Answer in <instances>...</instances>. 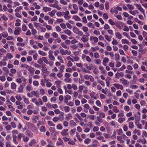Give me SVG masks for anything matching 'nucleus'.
Returning a JSON list of instances; mask_svg holds the SVG:
<instances>
[{
	"label": "nucleus",
	"instance_id": "1",
	"mask_svg": "<svg viewBox=\"0 0 147 147\" xmlns=\"http://www.w3.org/2000/svg\"><path fill=\"white\" fill-rule=\"evenodd\" d=\"M73 31L74 33L77 34L80 36H82L83 35V33L82 31L79 30L78 28L76 27H73Z\"/></svg>",
	"mask_w": 147,
	"mask_h": 147
},
{
	"label": "nucleus",
	"instance_id": "2",
	"mask_svg": "<svg viewBox=\"0 0 147 147\" xmlns=\"http://www.w3.org/2000/svg\"><path fill=\"white\" fill-rule=\"evenodd\" d=\"M138 46L140 47L138 50V51L142 54H145L147 51L146 49H143V46L141 44H139Z\"/></svg>",
	"mask_w": 147,
	"mask_h": 147
},
{
	"label": "nucleus",
	"instance_id": "3",
	"mask_svg": "<svg viewBox=\"0 0 147 147\" xmlns=\"http://www.w3.org/2000/svg\"><path fill=\"white\" fill-rule=\"evenodd\" d=\"M68 131V129H63L61 132V135L63 137L67 136L69 135V134L67 132Z\"/></svg>",
	"mask_w": 147,
	"mask_h": 147
},
{
	"label": "nucleus",
	"instance_id": "4",
	"mask_svg": "<svg viewBox=\"0 0 147 147\" xmlns=\"http://www.w3.org/2000/svg\"><path fill=\"white\" fill-rule=\"evenodd\" d=\"M53 51L51 50H50L49 52V57L50 59L51 60H54L55 58L53 54Z\"/></svg>",
	"mask_w": 147,
	"mask_h": 147
},
{
	"label": "nucleus",
	"instance_id": "5",
	"mask_svg": "<svg viewBox=\"0 0 147 147\" xmlns=\"http://www.w3.org/2000/svg\"><path fill=\"white\" fill-rule=\"evenodd\" d=\"M86 36L85 34L83 35L82 37L81 38V40L84 43H85L89 39Z\"/></svg>",
	"mask_w": 147,
	"mask_h": 147
},
{
	"label": "nucleus",
	"instance_id": "6",
	"mask_svg": "<svg viewBox=\"0 0 147 147\" xmlns=\"http://www.w3.org/2000/svg\"><path fill=\"white\" fill-rule=\"evenodd\" d=\"M98 142L97 140H95L91 145L89 146V147H96L97 146V143Z\"/></svg>",
	"mask_w": 147,
	"mask_h": 147
},
{
	"label": "nucleus",
	"instance_id": "7",
	"mask_svg": "<svg viewBox=\"0 0 147 147\" xmlns=\"http://www.w3.org/2000/svg\"><path fill=\"white\" fill-rule=\"evenodd\" d=\"M113 85L118 89H120L121 90H122L123 88V87L122 85H120L118 84L115 83L113 84Z\"/></svg>",
	"mask_w": 147,
	"mask_h": 147
},
{
	"label": "nucleus",
	"instance_id": "8",
	"mask_svg": "<svg viewBox=\"0 0 147 147\" xmlns=\"http://www.w3.org/2000/svg\"><path fill=\"white\" fill-rule=\"evenodd\" d=\"M120 81L124 85H126L127 84V81L123 78L120 79Z\"/></svg>",
	"mask_w": 147,
	"mask_h": 147
},
{
	"label": "nucleus",
	"instance_id": "9",
	"mask_svg": "<svg viewBox=\"0 0 147 147\" xmlns=\"http://www.w3.org/2000/svg\"><path fill=\"white\" fill-rule=\"evenodd\" d=\"M109 61V59L107 57L105 58L103 61L102 64L103 65L105 66L107 65V63Z\"/></svg>",
	"mask_w": 147,
	"mask_h": 147
},
{
	"label": "nucleus",
	"instance_id": "10",
	"mask_svg": "<svg viewBox=\"0 0 147 147\" xmlns=\"http://www.w3.org/2000/svg\"><path fill=\"white\" fill-rule=\"evenodd\" d=\"M31 94L35 96L37 98H39V95L38 93V91H32L31 92Z\"/></svg>",
	"mask_w": 147,
	"mask_h": 147
},
{
	"label": "nucleus",
	"instance_id": "11",
	"mask_svg": "<svg viewBox=\"0 0 147 147\" xmlns=\"http://www.w3.org/2000/svg\"><path fill=\"white\" fill-rule=\"evenodd\" d=\"M115 35L116 37L119 40L121 39L122 38V35L119 32H115Z\"/></svg>",
	"mask_w": 147,
	"mask_h": 147
},
{
	"label": "nucleus",
	"instance_id": "12",
	"mask_svg": "<svg viewBox=\"0 0 147 147\" xmlns=\"http://www.w3.org/2000/svg\"><path fill=\"white\" fill-rule=\"evenodd\" d=\"M121 41L122 44L126 43L128 45L131 44V43L128 40L125 39H123L121 40Z\"/></svg>",
	"mask_w": 147,
	"mask_h": 147
},
{
	"label": "nucleus",
	"instance_id": "13",
	"mask_svg": "<svg viewBox=\"0 0 147 147\" xmlns=\"http://www.w3.org/2000/svg\"><path fill=\"white\" fill-rule=\"evenodd\" d=\"M23 86L22 84H20V86L18 88V92L20 93L22 92L23 91Z\"/></svg>",
	"mask_w": 147,
	"mask_h": 147
},
{
	"label": "nucleus",
	"instance_id": "14",
	"mask_svg": "<svg viewBox=\"0 0 147 147\" xmlns=\"http://www.w3.org/2000/svg\"><path fill=\"white\" fill-rule=\"evenodd\" d=\"M56 11H57L55 9H53L52 11L51 12L49 13V14L51 17H53L55 16V13Z\"/></svg>",
	"mask_w": 147,
	"mask_h": 147
},
{
	"label": "nucleus",
	"instance_id": "15",
	"mask_svg": "<svg viewBox=\"0 0 147 147\" xmlns=\"http://www.w3.org/2000/svg\"><path fill=\"white\" fill-rule=\"evenodd\" d=\"M59 142H57V144L59 146L62 145L63 144V140L60 138H58Z\"/></svg>",
	"mask_w": 147,
	"mask_h": 147
},
{
	"label": "nucleus",
	"instance_id": "16",
	"mask_svg": "<svg viewBox=\"0 0 147 147\" xmlns=\"http://www.w3.org/2000/svg\"><path fill=\"white\" fill-rule=\"evenodd\" d=\"M18 28L19 30L18 29H16L14 31V34L16 35H17L20 34V31H21V29L19 27Z\"/></svg>",
	"mask_w": 147,
	"mask_h": 147
},
{
	"label": "nucleus",
	"instance_id": "17",
	"mask_svg": "<svg viewBox=\"0 0 147 147\" xmlns=\"http://www.w3.org/2000/svg\"><path fill=\"white\" fill-rule=\"evenodd\" d=\"M43 10L44 11L46 12L47 11H50L51 10V9L50 7H43Z\"/></svg>",
	"mask_w": 147,
	"mask_h": 147
},
{
	"label": "nucleus",
	"instance_id": "18",
	"mask_svg": "<svg viewBox=\"0 0 147 147\" xmlns=\"http://www.w3.org/2000/svg\"><path fill=\"white\" fill-rule=\"evenodd\" d=\"M56 131L54 132L51 133V138L52 140H55V137L56 136Z\"/></svg>",
	"mask_w": 147,
	"mask_h": 147
},
{
	"label": "nucleus",
	"instance_id": "19",
	"mask_svg": "<svg viewBox=\"0 0 147 147\" xmlns=\"http://www.w3.org/2000/svg\"><path fill=\"white\" fill-rule=\"evenodd\" d=\"M137 142H142V144H144L146 142V141L145 139L143 138V139H139L137 140Z\"/></svg>",
	"mask_w": 147,
	"mask_h": 147
},
{
	"label": "nucleus",
	"instance_id": "20",
	"mask_svg": "<svg viewBox=\"0 0 147 147\" xmlns=\"http://www.w3.org/2000/svg\"><path fill=\"white\" fill-rule=\"evenodd\" d=\"M24 134H23L20 133L19 134L17 137V139L19 140H21V138L22 137H24Z\"/></svg>",
	"mask_w": 147,
	"mask_h": 147
},
{
	"label": "nucleus",
	"instance_id": "21",
	"mask_svg": "<svg viewBox=\"0 0 147 147\" xmlns=\"http://www.w3.org/2000/svg\"><path fill=\"white\" fill-rule=\"evenodd\" d=\"M36 143V142L34 139H33L29 144V145L30 146H34V144Z\"/></svg>",
	"mask_w": 147,
	"mask_h": 147
},
{
	"label": "nucleus",
	"instance_id": "22",
	"mask_svg": "<svg viewBox=\"0 0 147 147\" xmlns=\"http://www.w3.org/2000/svg\"><path fill=\"white\" fill-rule=\"evenodd\" d=\"M64 32L65 34H67L69 36H70L72 33L68 29L65 30Z\"/></svg>",
	"mask_w": 147,
	"mask_h": 147
},
{
	"label": "nucleus",
	"instance_id": "23",
	"mask_svg": "<svg viewBox=\"0 0 147 147\" xmlns=\"http://www.w3.org/2000/svg\"><path fill=\"white\" fill-rule=\"evenodd\" d=\"M16 88V84L13 82L11 83V88L12 89H15Z\"/></svg>",
	"mask_w": 147,
	"mask_h": 147
},
{
	"label": "nucleus",
	"instance_id": "24",
	"mask_svg": "<svg viewBox=\"0 0 147 147\" xmlns=\"http://www.w3.org/2000/svg\"><path fill=\"white\" fill-rule=\"evenodd\" d=\"M40 131L41 132H45L46 131L45 126H41L40 128Z\"/></svg>",
	"mask_w": 147,
	"mask_h": 147
},
{
	"label": "nucleus",
	"instance_id": "25",
	"mask_svg": "<svg viewBox=\"0 0 147 147\" xmlns=\"http://www.w3.org/2000/svg\"><path fill=\"white\" fill-rule=\"evenodd\" d=\"M125 119L124 118L120 117L118 120V121L120 123H121L123 121H125Z\"/></svg>",
	"mask_w": 147,
	"mask_h": 147
},
{
	"label": "nucleus",
	"instance_id": "26",
	"mask_svg": "<svg viewBox=\"0 0 147 147\" xmlns=\"http://www.w3.org/2000/svg\"><path fill=\"white\" fill-rule=\"evenodd\" d=\"M91 141V140L90 138H86L84 140V143L86 144H88L90 143V142Z\"/></svg>",
	"mask_w": 147,
	"mask_h": 147
},
{
	"label": "nucleus",
	"instance_id": "27",
	"mask_svg": "<svg viewBox=\"0 0 147 147\" xmlns=\"http://www.w3.org/2000/svg\"><path fill=\"white\" fill-rule=\"evenodd\" d=\"M70 110V108L68 106H65L64 107V111L65 112H69Z\"/></svg>",
	"mask_w": 147,
	"mask_h": 147
},
{
	"label": "nucleus",
	"instance_id": "28",
	"mask_svg": "<svg viewBox=\"0 0 147 147\" xmlns=\"http://www.w3.org/2000/svg\"><path fill=\"white\" fill-rule=\"evenodd\" d=\"M129 127L130 129H132L134 127V124L132 122H130L129 123Z\"/></svg>",
	"mask_w": 147,
	"mask_h": 147
},
{
	"label": "nucleus",
	"instance_id": "29",
	"mask_svg": "<svg viewBox=\"0 0 147 147\" xmlns=\"http://www.w3.org/2000/svg\"><path fill=\"white\" fill-rule=\"evenodd\" d=\"M109 7V3L108 1H106L105 4V8L107 10H108Z\"/></svg>",
	"mask_w": 147,
	"mask_h": 147
},
{
	"label": "nucleus",
	"instance_id": "30",
	"mask_svg": "<svg viewBox=\"0 0 147 147\" xmlns=\"http://www.w3.org/2000/svg\"><path fill=\"white\" fill-rule=\"evenodd\" d=\"M55 84L57 85V88H58L60 86V85L61 83V82L60 80H57V81H55Z\"/></svg>",
	"mask_w": 147,
	"mask_h": 147
},
{
	"label": "nucleus",
	"instance_id": "31",
	"mask_svg": "<svg viewBox=\"0 0 147 147\" xmlns=\"http://www.w3.org/2000/svg\"><path fill=\"white\" fill-rule=\"evenodd\" d=\"M61 113L62 114H61L60 115H59V117H58V118H60V119H61V121H62L64 119L63 115L64 114V113H63V112H61Z\"/></svg>",
	"mask_w": 147,
	"mask_h": 147
},
{
	"label": "nucleus",
	"instance_id": "32",
	"mask_svg": "<svg viewBox=\"0 0 147 147\" xmlns=\"http://www.w3.org/2000/svg\"><path fill=\"white\" fill-rule=\"evenodd\" d=\"M52 36L54 38H57L58 37V34L56 32H54L52 33Z\"/></svg>",
	"mask_w": 147,
	"mask_h": 147
},
{
	"label": "nucleus",
	"instance_id": "33",
	"mask_svg": "<svg viewBox=\"0 0 147 147\" xmlns=\"http://www.w3.org/2000/svg\"><path fill=\"white\" fill-rule=\"evenodd\" d=\"M82 71H83V72H84L88 73V74H91V72L89 70L86 69L85 68H83L82 69Z\"/></svg>",
	"mask_w": 147,
	"mask_h": 147
},
{
	"label": "nucleus",
	"instance_id": "34",
	"mask_svg": "<svg viewBox=\"0 0 147 147\" xmlns=\"http://www.w3.org/2000/svg\"><path fill=\"white\" fill-rule=\"evenodd\" d=\"M34 26L36 28H37L38 27L40 28V26L41 25L40 24L37 23L36 22H34Z\"/></svg>",
	"mask_w": 147,
	"mask_h": 147
},
{
	"label": "nucleus",
	"instance_id": "35",
	"mask_svg": "<svg viewBox=\"0 0 147 147\" xmlns=\"http://www.w3.org/2000/svg\"><path fill=\"white\" fill-rule=\"evenodd\" d=\"M1 34L2 36L4 38H6L7 36L8 35V33L6 32H3Z\"/></svg>",
	"mask_w": 147,
	"mask_h": 147
},
{
	"label": "nucleus",
	"instance_id": "36",
	"mask_svg": "<svg viewBox=\"0 0 147 147\" xmlns=\"http://www.w3.org/2000/svg\"><path fill=\"white\" fill-rule=\"evenodd\" d=\"M6 57L8 59H10L13 57V56L11 54L8 53L6 55Z\"/></svg>",
	"mask_w": 147,
	"mask_h": 147
},
{
	"label": "nucleus",
	"instance_id": "37",
	"mask_svg": "<svg viewBox=\"0 0 147 147\" xmlns=\"http://www.w3.org/2000/svg\"><path fill=\"white\" fill-rule=\"evenodd\" d=\"M105 37V39L109 42H110L111 41V38L112 37H111L110 38H109V36L106 34H105L104 36Z\"/></svg>",
	"mask_w": 147,
	"mask_h": 147
},
{
	"label": "nucleus",
	"instance_id": "38",
	"mask_svg": "<svg viewBox=\"0 0 147 147\" xmlns=\"http://www.w3.org/2000/svg\"><path fill=\"white\" fill-rule=\"evenodd\" d=\"M48 124L50 126L54 127L55 126V124L51 121H47Z\"/></svg>",
	"mask_w": 147,
	"mask_h": 147
},
{
	"label": "nucleus",
	"instance_id": "39",
	"mask_svg": "<svg viewBox=\"0 0 147 147\" xmlns=\"http://www.w3.org/2000/svg\"><path fill=\"white\" fill-rule=\"evenodd\" d=\"M127 6L130 10H133L134 9V6L132 5L128 4L127 5Z\"/></svg>",
	"mask_w": 147,
	"mask_h": 147
},
{
	"label": "nucleus",
	"instance_id": "40",
	"mask_svg": "<svg viewBox=\"0 0 147 147\" xmlns=\"http://www.w3.org/2000/svg\"><path fill=\"white\" fill-rule=\"evenodd\" d=\"M68 143L69 145H74L76 143L74 142L73 141L71 140V139L70 138V140H69L68 142Z\"/></svg>",
	"mask_w": 147,
	"mask_h": 147
},
{
	"label": "nucleus",
	"instance_id": "41",
	"mask_svg": "<svg viewBox=\"0 0 147 147\" xmlns=\"http://www.w3.org/2000/svg\"><path fill=\"white\" fill-rule=\"evenodd\" d=\"M115 60L116 61H118L120 57L119 55L118 54L116 53L115 54Z\"/></svg>",
	"mask_w": 147,
	"mask_h": 147
},
{
	"label": "nucleus",
	"instance_id": "42",
	"mask_svg": "<svg viewBox=\"0 0 147 147\" xmlns=\"http://www.w3.org/2000/svg\"><path fill=\"white\" fill-rule=\"evenodd\" d=\"M73 18L77 21H80V20L79 17L78 16L76 15L74 16Z\"/></svg>",
	"mask_w": 147,
	"mask_h": 147
},
{
	"label": "nucleus",
	"instance_id": "43",
	"mask_svg": "<svg viewBox=\"0 0 147 147\" xmlns=\"http://www.w3.org/2000/svg\"><path fill=\"white\" fill-rule=\"evenodd\" d=\"M29 138L27 136H26L25 135L23 137V140L24 142H27L29 140Z\"/></svg>",
	"mask_w": 147,
	"mask_h": 147
},
{
	"label": "nucleus",
	"instance_id": "44",
	"mask_svg": "<svg viewBox=\"0 0 147 147\" xmlns=\"http://www.w3.org/2000/svg\"><path fill=\"white\" fill-rule=\"evenodd\" d=\"M38 52L39 54L41 55L42 56H45L46 55V53L42 51L39 50Z\"/></svg>",
	"mask_w": 147,
	"mask_h": 147
},
{
	"label": "nucleus",
	"instance_id": "45",
	"mask_svg": "<svg viewBox=\"0 0 147 147\" xmlns=\"http://www.w3.org/2000/svg\"><path fill=\"white\" fill-rule=\"evenodd\" d=\"M82 30L84 32L86 33L88 31V29L87 27L84 26L82 27Z\"/></svg>",
	"mask_w": 147,
	"mask_h": 147
},
{
	"label": "nucleus",
	"instance_id": "46",
	"mask_svg": "<svg viewBox=\"0 0 147 147\" xmlns=\"http://www.w3.org/2000/svg\"><path fill=\"white\" fill-rule=\"evenodd\" d=\"M76 136L79 141L82 142V141L83 140L82 139L80 138V135H79L78 133L76 134Z\"/></svg>",
	"mask_w": 147,
	"mask_h": 147
},
{
	"label": "nucleus",
	"instance_id": "47",
	"mask_svg": "<svg viewBox=\"0 0 147 147\" xmlns=\"http://www.w3.org/2000/svg\"><path fill=\"white\" fill-rule=\"evenodd\" d=\"M42 72L43 73H46L48 72V70L46 67H42L41 69Z\"/></svg>",
	"mask_w": 147,
	"mask_h": 147
},
{
	"label": "nucleus",
	"instance_id": "48",
	"mask_svg": "<svg viewBox=\"0 0 147 147\" xmlns=\"http://www.w3.org/2000/svg\"><path fill=\"white\" fill-rule=\"evenodd\" d=\"M3 70L7 74L9 73V71L7 67H3Z\"/></svg>",
	"mask_w": 147,
	"mask_h": 147
},
{
	"label": "nucleus",
	"instance_id": "49",
	"mask_svg": "<svg viewBox=\"0 0 147 147\" xmlns=\"http://www.w3.org/2000/svg\"><path fill=\"white\" fill-rule=\"evenodd\" d=\"M135 121H139L140 120V116H135Z\"/></svg>",
	"mask_w": 147,
	"mask_h": 147
},
{
	"label": "nucleus",
	"instance_id": "50",
	"mask_svg": "<svg viewBox=\"0 0 147 147\" xmlns=\"http://www.w3.org/2000/svg\"><path fill=\"white\" fill-rule=\"evenodd\" d=\"M83 89V87L81 85L80 86H79V90H78V92H80L81 94L82 93V91Z\"/></svg>",
	"mask_w": 147,
	"mask_h": 147
},
{
	"label": "nucleus",
	"instance_id": "51",
	"mask_svg": "<svg viewBox=\"0 0 147 147\" xmlns=\"http://www.w3.org/2000/svg\"><path fill=\"white\" fill-rule=\"evenodd\" d=\"M60 120V118L57 117H53V120L54 122H56Z\"/></svg>",
	"mask_w": 147,
	"mask_h": 147
},
{
	"label": "nucleus",
	"instance_id": "52",
	"mask_svg": "<svg viewBox=\"0 0 147 147\" xmlns=\"http://www.w3.org/2000/svg\"><path fill=\"white\" fill-rule=\"evenodd\" d=\"M24 102L25 103L27 104H30V102L28 99L26 98H24Z\"/></svg>",
	"mask_w": 147,
	"mask_h": 147
},
{
	"label": "nucleus",
	"instance_id": "53",
	"mask_svg": "<svg viewBox=\"0 0 147 147\" xmlns=\"http://www.w3.org/2000/svg\"><path fill=\"white\" fill-rule=\"evenodd\" d=\"M63 139L65 142H68L69 140H70V138L66 137H63Z\"/></svg>",
	"mask_w": 147,
	"mask_h": 147
},
{
	"label": "nucleus",
	"instance_id": "54",
	"mask_svg": "<svg viewBox=\"0 0 147 147\" xmlns=\"http://www.w3.org/2000/svg\"><path fill=\"white\" fill-rule=\"evenodd\" d=\"M16 98L17 100L19 101H21L22 100V98L20 96L17 95L16 96Z\"/></svg>",
	"mask_w": 147,
	"mask_h": 147
},
{
	"label": "nucleus",
	"instance_id": "55",
	"mask_svg": "<svg viewBox=\"0 0 147 147\" xmlns=\"http://www.w3.org/2000/svg\"><path fill=\"white\" fill-rule=\"evenodd\" d=\"M54 40H55L53 38H52L51 37L49 38L48 41L49 43L51 44Z\"/></svg>",
	"mask_w": 147,
	"mask_h": 147
},
{
	"label": "nucleus",
	"instance_id": "56",
	"mask_svg": "<svg viewBox=\"0 0 147 147\" xmlns=\"http://www.w3.org/2000/svg\"><path fill=\"white\" fill-rule=\"evenodd\" d=\"M76 130V128L72 129L70 131V134L71 135L73 134V133H74Z\"/></svg>",
	"mask_w": 147,
	"mask_h": 147
},
{
	"label": "nucleus",
	"instance_id": "57",
	"mask_svg": "<svg viewBox=\"0 0 147 147\" xmlns=\"http://www.w3.org/2000/svg\"><path fill=\"white\" fill-rule=\"evenodd\" d=\"M113 111L116 113L118 112L119 111V110L117 109V107L116 106L113 107Z\"/></svg>",
	"mask_w": 147,
	"mask_h": 147
},
{
	"label": "nucleus",
	"instance_id": "58",
	"mask_svg": "<svg viewBox=\"0 0 147 147\" xmlns=\"http://www.w3.org/2000/svg\"><path fill=\"white\" fill-rule=\"evenodd\" d=\"M31 31L32 34L33 35H34L37 33V31L35 29H32Z\"/></svg>",
	"mask_w": 147,
	"mask_h": 147
},
{
	"label": "nucleus",
	"instance_id": "59",
	"mask_svg": "<svg viewBox=\"0 0 147 147\" xmlns=\"http://www.w3.org/2000/svg\"><path fill=\"white\" fill-rule=\"evenodd\" d=\"M49 131H50L51 132V133L56 131L55 129L54 128L51 127L49 128Z\"/></svg>",
	"mask_w": 147,
	"mask_h": 147
},
{
	"label": "nucleus",
	"instance_id": "60",
	"mask_svg": "<svg viewBox=\"0 0 147 147\" xmlns=\"http://www.w3.org/2000/svg\"><path fill=\"white\" fill-rule=\"evenodd\" d=\"M42 59H43V61H44L45 63L47 64L49 63L46 57H42Z\"/></svg>",
	"mask_w": 147,
	"mask_h": 147
},
{
	"label": "nucleus",
	"instance_id": "61",
	"mask_svg": "<svg viewBox=\"0 0 147 147\" xmlns=\"http://www.w3.org/2000/svg\"><path fill=\"white\" fill-rule=\"evenodd\" d=\"M76 116L78 118L80 121H82L83 119L82 117L80 116V115L78 113H76L75 114Z\"/></svg>",
	"mask_w": 147,
	"mask_h": 147
},
{
	"label": "nucleus",
	"instance_id": "62",
	"mask_svg": "<svg viewBox=\"0 0 147 147\" xmlns=\"http://www.w3.org/2000/svg\"><path fill=\"white\" fill-rule=\"evenodd\" d=\"M94 57L96 59H97L100 57V55L97 52H96L94 53Z\"/></svg>",
	"mask_w": 147,
	"mask_h": 147
},
{
	"label": "nucleus",
	"instance_id": "63",
	"mask_svg": "<svg viewBox=\"0 0 147 147\" xmlns=\"http://www.w3.org/2000/svg\"><path fill=\"white\" fill-rule=\"evenodd\" d=\"M112 43L113 45H117L118 44V42L117 40L113 39V41L112 42Z\"/></svg>",
	"mask_w": 147,
	"mask_h": 147
},
{
	"label": "nucleus",
	"instance_id": "64",
	"mask_svg": "<svg viewBox=\"0 0 147 147\" xmlns=\"http://www.w3.org/2000/svg\"><path fill=\"white\" fill-rule=\"evenodd\" d=\"M60 25L61 27L63 29H65L66 28V25L64 23L61 24Z\"/></svg>",
	"mask_w": 147,
	"mask_h": 147
}]
</instances>
